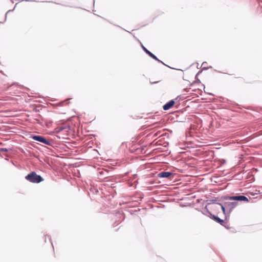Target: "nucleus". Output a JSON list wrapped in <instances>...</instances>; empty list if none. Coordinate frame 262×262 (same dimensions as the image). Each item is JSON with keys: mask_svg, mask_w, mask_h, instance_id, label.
<instances>
[{"mask_svg": "<svg viewBox=\"0 0 262 262\" xmlns=\"http://www.w3.org/2000/svg\"><path fill=\"white\" fill-rule=\"evenodd\" d=\"M172 173L170 172L163 171L158 174V177L160 178H168L171 176Z\"/></svg>", "mask_w": 262, "mask_h": 262, "instance_id": "6", "label": "nucleus"}, {"mask_svg": "<svg viewBox=\"0 0 262 262\" xmlns=\"http://www.w3.org/2000/svg\"><path fill=\"white\" fill-rule=\"evenodd\" d=\"M174 104V101L173 100H170L169 102L165 104L163 108L164 110H168Z\"/></svg>", "mask_w": 262, "mask_h": 262, "instance_id": "5", "label": "nucleus"}, {"mask_svg": "<svg viewBox=\"0 0 262 262\" xmlns=\"http://www.w3.org/2000/svg\"><path fill=\"white\" fill-rule=\"evenodd\" d=\"M143 47V49L144 50V51L147 53L151 57H152V58H154V59L158 61L159 62H161L159 59H158L157 58V57L154 55L152 53H151L150 52H149L148 50H147L145 47H144L143 46L142 47Z\"/></svg>", "mask_w": 262, "mask_h": 262, "instance_id": "7", "label": "nucleus"}, {"mask_svg": "<svg viewBox=\"0 0 262 262\" xmlns=\"http://www.w3.org/2000/svg\"><path fill=\"white\" fill-rule=\"evenodd\" d=\"M213 219H214V220H215L216 222H217L218 223H221L223 222V220H222L221 219H220V218H219L218 217H216V216H213Z\"/></svg>", "mask_w": 262, "mask_h": 262, "instance_id": "8", "label": "nucleus"}, {"mask_svg": "<svg viewBox=\"0 0 262 262\" xmlns=\"http://www.w3.org/2000/svg\"><path fill=\"white\" fill-rule=\"evenodd\" d=\"M25 179L30 182L38 183L43 181V179L35 172H32L25 177Z\"/></svg>", "mask_w": 262, "mask_h": 262, "instance_id": "1", "label": "nucleus"}, {"mask_svg": "<svg viewBox=\"0 0 262 262\" xmlns=\"http://www.w3.org/2000/svg\"><path fill=\"white\" fill-rule=\"evenodd\" d=\"M225 205L226 207V209L229 210V212H230L232 209L235 208L237 205V203L236 202H226L225 203Z\"/></svg>", "mask_w": 262, "mask_h": 262, "instance_id": "4", "label": "nucleus"}, {"mask_svg": "<svg viewBox=\"0 0 262 262\" xmlns=\"http://www.w3.org/2000/svg\"><path fill=\"white\" fill-rule=\"evenodd\" d=\"M32 138L36 140V141H39L40 142H41L45 144H46V145H50V142L47 140L46 139H45V138H43V137L42 136H34L32 137Z\"/></svg>", "mask_w": 262, "mask_h": 262, "instance_id": "2", "label": "nucleus"}, {"mask_svg": "<svg viewBox=\"0 0 262 262\" xmlns=\"http://www.w3.org/2000/svg\"><path fill=\"white\" fill-rule=\"evenodd\" d=\"M228 199L229 200L246 201V202L248 201V198L244 195H237V196H229L228 198Z\"/></svg>", "mask_w": 262, "mask_h": 262, "instance_id": "3", "label": "nucleus"}, {"mask_svg": "<svg viewBox=\"0 0 262 262\" xmlns=\"http://www.w3.org/2000/svg\"><path fill=\"white\" fill-rule=\"evenodd\" d=\"M0 150L2 151H7L8 149L5 148H1Z\"/></svg>", "mask_w": 262, "mask_h": 262, "instance_id": "10", "label": "nucleus"}, {"mask_svg": "<svg viewBox=\"0 0 262 262\" xmlns=\"http://www.w3.org/2000/svg\"><path fill=\"white\" fill-rule=\"evenodd\" d=\"M221 206V208H222V210L223 211V212H224V213L225 214V208H226V207H225V205H222L221 204H220Z\"/></svg>", "mask_w": 262, "mask_h": 262, "instance_id": "9", "label": "nucleus"}]
</instances>
